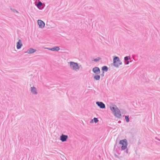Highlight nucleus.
<instances>
[{
    "instance_id": "f8f14e48",
    "label": "nucleus",
    "mask_w": 160,
    "mask_h": 160,
    "mask_svg": "<svg viewBox=\"0 0 160 160\" xmlns=\"http://www.w3.org/2000/svg\"><path fill=\"white\" fill-rule=\"evenodd\" d=\"M130 57L126 56L124 58V63L125 64L128 65L129 64V60L130 59Z\"/></svg>"
},
{
    "instance_id": "7ed1b4c3",
    "label": "nucleus",
    "mask_w": 160,
    "mask_h": 160,
    "mask_svg": "<svg viewBox=\"0 0 160 160\" xmlns=\"http://www.w3.org/2000/svg\"><path fill=\"white\" fill-rule=\"evenodd\" d=\"M119 144L122 145L121 147L122 150H123L127 148L128 142L127 141L126 139L120 140Z\"/></svg>"
},
{
    "instance_id": "6e6552de",
    "label": "nucleus",
    "mask_w": 160,
    "mask_h": 160,
    "mask_svg": "<svg viewBox=\"0 0 160 160\" xmlns=\"http://www.w3.org/2000/svg\"><path fill=\"white\" fill-rule=\"evenodd\" d=\"M60 140L62 142H64L67 141L68 138V136L67 135H64L63 134H62L61 136H60Z\"/></svg>"
},
{
    "instance_id": "a211bd4d",
    "label": "nucleus",
    "mask_w": 160,
    "mask_h": 160,
    "mask_svg": "<svg viewBox=\"0 0 160 160\" xmlns=\"http://www.w3.org/2000/svg\"><path fill=\"white\" fill-rule=\"evenodd\" d=\"M101 59V58L100 57H98L94 59L93 60V61L95 62H97L99 61Z\"/></svg>"
},
{
    "instance_id": "f03ea898",
    "label": "nucleus",
    "mask_w": 160,
    "mask_h": 160,
    "mask_svg": "<svg viewBox=\"0 0 160 160\" xmlns=\"http://www.w3.org/2000/svg\"><path fill=\"white\" fill-rule=\"evenodd\" d=\"M122 64V62L118 57H115L113 59V65L116 68H118L119 66Z\"/></svg>"
},
{
    "instance_id": "20e7f679",
    "label": "nucleus",
    "mask_w": 160,
    "mask_h": 160,
    "mask_svg": "<svg viewBox=\"0 0 160 160\" xmlns=\"http://www.w3.org/2000/svg\"><path fill=\"white\" fill-rule=\"evenodd\" d=\"M70 67L71 68L75 70H77V69L78 70L79 69L78 64L77 62H70Z\"/></svg>"
},
{
    "instance_id": "9d476101",
    "label": "nucleus",
    "mask_w": 160,
    "mask_h": 160,
    "mask_svg": "<svg viewBox=\"0 0 160 160\" xmlns=\"http://www.w3.org/2000/svg\"><path fill=\"white\" fill-rule=\"evenodd\" d=\"M22 46V44L20 39H19L17 42V48L18 49H20Z\"/></svg>"
},
{
    "instance_id": "412c9836",
    "label": "nucleus",
    "mask_w": 160,
    "mask_h": 160,
    "mask_svg": "<svg viewBox=\"0 0 160 160\" xmlns=\"http://www.w3.org/2000/svg\"><path fill=\"white\" fill-rule=\"evenodd\" d=\"M101 76L102 77H103L104 76V72H103L101 74Z\"/></svg>"
},
{
    "instance_id": "aec40b11",
    "label": "nucleus",
    "mask_w": 160,
    "mask_h": 160,
    "mask_svg": "<svg viewBox=\"0 0 160 160\" xmlns=\"http://www.w3.org/2000/svg\"><path fill=\"white\" fill-rule=\"evenodd\" d=\"M93 120H94V122L96 123L98 121V119L96 118H93Z\"/></svg>"
},
{
    "instance_id": "2eb2a0df",
    "label": "nucleus",
    "mask_w": 160,
    "mask_h": 160,
    "mask_svg": "<svg viewBox=\"0 0 160 160\" xmlns=\"http://www.w3.org/2000/svg\"><path fill=\"white\" fill-rule=\"evenodd\" d=\"M42 3L41 2H39L37 3V4L36 5L37 7V8H38L40 9L41 7L42 6Z\"/></svg>"
},
{
    "instance_id": "ddd939ff",
    "label": "nucleus",
    "mask_w": 160,
    "mask_h": 160,
    "mask_svg": "<svg viewBox=\"0 0 160 160\" xmlns=\"http://www.w3.org/2000/svg\"><path fill=\"white\" fill-rule=\"evenodd\" d=\"M60 49L59 47H56L52 48H49V49L52 51H58Z\"/></svg>"
},
{
    "instance_id": "dca6fc26",
    "label": "nucleus",
    "mask_w": 160,
    "mask_h": 160,
    "mask_svg": "<svg viewBox=\"0 0 160 160\" xmlns=\"http://www.w3.org/2000/svg\"><path fill=\"white\" fill-rule=\"evenodd\" d=\"M100 78V76L98 75H96L94 77V79L96 80H98Z\"/></svg>"
},
{
    "instance_id": "f257e3e1",
    "label": "nucleus",
    "mask_w": 160,
    "mask_h": 160,
    "mask_svg": "<svg viewBox=\"0 0 160 160\" xmlns=\"http://www.w3.org/2000/svg\"><path fill=\"white\" fill-rule=\"evenodd\" d=\"M109 108L114 115L118 118H121V114L119 109L115 105L114 107L110 106Z\"/></svg>"
},
{
    "instance_id": "b1692460",
    "label": "nucleus",
    "mask_w": 160,
    "mask_h": 160,
    "mask_svg": "<svg viewBox=\"0 0 160 160\" xmlns=\"http://www.w3.org/2000/svg\"><path fill=\"white\" fill-rule=\"evenodd\" d=\"M90 123H92V122H93V120H91V121H90Z\"/></svg>"
},
{
    "instance_id": "4468645a",
    "label": "nucleus",
    "mask_w": 160,
    "mask_h": 160,
    "mask_svg": "<svg viewBox=\"0 0 160 160\" xmlns=\"http://www.w3.org/2000/svg\"><path fill=\"white\" fill-rule=\"evenodd\" d=\"M108 67L106 66H103L102 67V70L103 71V72H107L108 71Z\"/></svg>"
},
{
    "instance_id": "f3484780",
    "label": "nucleus",
    "mask_w": 160,
    "mask_h": 160,
    "mask_svg": "<svg viewBox=\"0 0 160 160\" xmlns=\"http://www.w3.org/2000/svg\"><path fill=\"white\" fill-rule=\"evenodd\" d=\"M126 121L128 122L129 121V118L128 116H125V117Z\"/></svg>"
},
{
    "instance_id": "5701e85b",
    "label": "nucleus",
    "mask_w": 160,
    "mask_h": 160,
    "mask_svg": "<svg viewBox=\"0 0 160 160\" xmlns=\"http://www.w3.org/2000/svg\"><path fill=\"white\" fill-rule=\"evenodd\" d=\"M125 152H126L127 153H128V149H127L126 150V151H125Z\"/></svg>"
},
{
    "instance_id": "39448f33",
    "label": "nucleus",
    "mask_w": 160,
    "mask_h": 160,
    "mask_svg": "<svg viewBox=\"0 0 160 160\" xmlns=\"http://www.w3.org/2000/svg\"><path fill=\"white\" fill-rule=\"evenodd\" d=\"M96 104L101 108L103 109L105 108V104L102 102H97Z\"/></svg>"
},
{
    "instance_id": "0eeeda50",
    "label": "nucleus",
    "mask_w": 160,
    "mask_h": 160,
    "mask_svg": "<svg viewBox=\"0 0 160 160\" xmlns=\"http://www.w3.org/2000/svg\"><path fill=\"white\" fill-rule=\"evenodd\" d=\"M38 22L39 26V28H43L45 26V23L42 20H38Z\"/></svg>"
},
{
    "instance_id": "4be33fe9",
    "label": "nucleus",
    "mask_w": 160,
    "mask_h": 160,
    "mask_svg": "<svg viewBox=\"0 0 160 160\" xmlns=\"http://www.w3.org/2000/svg\"><path fill=\"white\" fill-rule=\"evenodd\" d=\"M155 139H157L159 141H160V139L158 138L157 137H155Z\"/></svg>"
},
{
    "instance_id": "1a4fd4ad",
    "label": "nucleus",
    "mask_w": 160,
    "mask_h": 160,
    "mask_svg": "<svg viewBox=\"0 0 160 160\" xmlns=\"http://www.w3.org/2000/svg\"><path fill=\"white\" fill-rule=\"evenodd\" d=\"M36 51V50L32 48H30L25 53L31 54L35 52Z\"/></svg>"
},
{
    "instance_id": "423d86ee",
    "label": "nucleus",
    "mask_w": 160,
    "mask_h": 160,
    "mask_svg": "<svg viewBox=\"0 0 160 160\" xmlns=\"http://www.w3.org/2000/svg\"><path fill=\"white\" fill-rule=\"evenodd\" d=\"M92 72L96 74H98L100 73V70L99 68L98 67H95L93 68Z\"/></svg>"
},
{
    "instance_id": "6ab92c4d",
    "label": "nucleus",
    "mask_w": 160,
    "mask_h": 160,
    "mask_svg": "<svg viewBox=\"0 0 160 160\" xmlns=\"http://www.w3.org/2000/svg\"><path fill=\"white\" fill-rule=\"evenodd\" d=\"M10 9L13 12H16L17 13H18V12L16 10V9H15L14 8H10Z\"/></svg>"
},
{
    "instance_id": "9b49d317",
    "label": "nucleus",
    "mask_w": 160,
    "mask_h": 160,
    "mask_svg": "<svg viewBox=\"0 0 160 160\" xmlns=\"http://www.w3.org/2000/svg\"><path fill=\"white\" fill-rule=\"evenodd\" d=\"M31 91L34 94H36L38 93L37 89L34 87H31Z\"/></svg>"
}]
</instances>
